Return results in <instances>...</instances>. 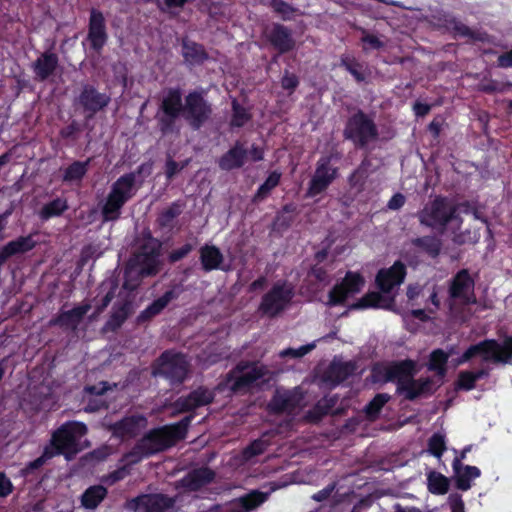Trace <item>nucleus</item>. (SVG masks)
<instances>
[{"mask_svg": "<svg viewBox=\"0 0 512 512\" xmlns=\"http://www.w3.org/2000/svg\"><path fill=\"white\" fill-rule=\"evenodd\" d=\"M213 115V105L203 90H191L184 97L179 87L164 90L155 115L157 127L163 136L178 134L183 119L193 130L205 126Z\"/></svg>", "mask_w": 512, "mask_h": 512, "instance_id": "1", "label": "nucleus"}, {"mask_svg": "<svg viewBox=\"0 0 512 512\" xmlns=\"http://www.w3.org/2000/svg\"><path fill=\"white\" fill-rule=\"evenodd\" d=\"M194 417L195 414L191 413L176 423L151 429L136 442L134 447L124 455V458L130 463L136 464L143 458H148L174 446L178 441L186 438Z\"/></svg>", "mask_w": 512, "mask_h": 512, "instance_id": "2", "label": "nucleus"}, {"mask_svg": "<svg viewBox=\"0 0 512 512\" xmlns=\"http://www.w3.org/2000/svg\"><path fill=\"white\" fill-rule=\"evenodd\" d=\"M145 168L146 164H141L135 171L121 175L112 184L105 203L101 207L103 222L116 221L120 218L124 205L135 196L136 178L145 171Z\"/></svg>", "mask_w": 512, "mask_h": 512, "instance_id": "3", "label": "nucleus"}, {"mask_svg": "<svg viewBox=\"0 0 512 512\" xmlns=\"http://www.w3.org/2000/svg\"><path fill=\"white\" fill-rule=\"evenodd\" d=\"M267 366L258 362L242 360L225 376L224 382L234 394H246L254 388H262L269 382Z\"/></svg>", "mask_w": 512, "mask_h": 512, "instance_id": "4", "label": "nucleus"}, {"mask_svg": "<svg viewBox=\"0 0 512 512\" xmlns=\"http://www.w3.org/2000/svg\"><path fill=\"white\" fill-rule=\"evenodd\" d=\"M343 138L358 149H365L369 143L378 140L379 131L374 119L361 109H357L346 120Z\"/></svg>", "mask_w": 512, "mask_h": 512, "instance_id": "5", "label": "nucleus"}, {"mask_svg": "<svg viewBox=\"0 0 512 512\" xmlns=\"http://www.w3.org/2000/svg\"><path fill=\"white\" fill-rule=\"evenodd\" d=\"M87 431V426L82 422H65L52 433L46 448H50L54 456L64 455L66 459H71L78 453V441L87 434Z\"/></svg>", "mask_w": 512, "mask_h": 512, "instance_id": "6", "label": "nucleus"}, {"mask_svg": "<svg viewBox=\"0 0 512 512\" xmlns=\"http://www.w3.org/2000/svg\"><path fill=\"white\" fill-rule=\"evenodd\" d=\"M458 218V206L444 196H436L418 213L421 225L441 231Z\"/></svg>", "mask_w": 512, "mask_h": 512, "instance_id": "7", "label": "nucleus"}, {"mask_svg": "<svg viewBox=\"0 0 512 512\" xmlns=\"http://www.w3.org/2000/svg\"><path fill=\"white\" fill-rule=\"evenodd\" d=\"M189 373V362L185 354L172 350L164 351L153 368L155 376L167 379L172 385L184 383Z\"/></svg>", "mask_w": 512, "mask_h": 512, "instance_id": "8", "label": "nucleus"}, {"mask_svg": "<svg viewBox=\"0 0 512 512\" xmlns=\"http://www.w3.org/2000/svg\"><path fill=\"white\" fill-rule=\"evenodd\" d=\"M295 296L294 287L286 280L277 281L270 290L262 296L259 311L270 317H277L292 302Z\"/></svg>", "mask_w": 512, "mask_h": 512, "instance_id": "9", "label": "nucleus"}, {"mask_svg": "<svg viewBox=\"0 0 512 512\" xmlns=\"http://www.w3.org/2000/svg\"><path fill=\"white\" fill-rule=\"evenodd\" d=\"M475 357H481L484 362L507 363L512 357V336L504 339L500 344L496 339H484L469 346Z\"/></svg>", "mask_w": 512, "mask_h": 512, "instance_id": "10", "label": "nucleus"}, {"mask_svg": "<svg viewBox=\"0 0 512 512\" xmlns=\"http://www.w3.org/2000/svg\"><path fill=\"white\" fill-rule=\"evenodd\" d=\"M333 158L338 157L331 153L323 155L318 159L314 175L312 176L307 189V195L309 197H315L326 191L338 177V168L332 165Z\"/></svg>", "mask_w": 512, "mask_h": 512, "instance_id": "11", "label": "nucleus"}, {"mask_svg": "<svg viewBox=\"0 0 512 512\" xmlns=\"http://www.w3.org/2000/svg\"><path fill=\"white\" fill-rule=\"evenodd\" d=\"M365 284L364 277L353 271H347L341 282L335 284L328 293L327 305L335 307L344 305L346 300L358 294Z\"/></svg>", "mask_w": 512, "mask_h": 512, "instance_id": "12", "label": "nucleus"}, {"mask_svg": "<svg viewBox=\"0 0 512 512\" xmlns=\"http://www.w3.org/2000/svg\"><path fill=\"white\" fill-rule=\"evenodd\" d=\"M77 102L85 113L86 120H91L96 114L104 111L111 102V95L100 92L93 84L82 85Z\"/></svg>", "mask_w": 512, "mask_h": 512, "instance_id": "13", "label": "nucleus"}, {"mask_svg": "<svg viewBox=\"0 0 512 512\" xmlns=\"http://www.w3.org/2000/svg\"><path fill=\"white\" fill-rule=\"evenodd\" d=\"M475 281L468 269L459 270L450 280L448 294L451 300H459L463 305H474L477 302L474 293Z\"/></svg>", "mask_w": 512, "mask_h": 512, "instance_id": "14", "label": "nucleus"}, {"mask_svg": "<svg viewBox=\"0 0 512 512\" xmlns=\"http://www.w3.org/2000/svg\"><path fill=\"white\" fill-rule=\"evenodd\" d=\"M372 373L374 377L381 376V380L385 383L396 382L397 386H399L400 383H406V381L416 375L417 364L412 359L392 361L383 369L374 367Z\"/></svg>", "mask_w": 512, "mask_h": 512, "instance_id": "15", "label": "nucleus"}, {"mask_svg": "<svg viewBox=\"0 0 512 512\" xmlns=\"http://www.w3.org/2000/svg\"><path fill=\"white\" fill-rule=\"evenodd\" d=\"M215 392L206 386H199L187 395L180 396L173 403L176 414L194 412L196 409L210 405L215 400Z\"/></svg>", "mask_w": 512, "mask_h": 512, "instance_id": "16", "label": "nucleus"}, {"mask_svg": "<svg viewBox=\"0 0 512 512\" xmlns=\"http://www.w3.org/2000/svg\"><path fill=\"white\" fill-rule=\"evenodd\" d=\"M87 40L95 52H100L108 41L106 19L99 9H90Z\"/></svg>", "mask_w": 512, "mask_h": 512, "instance_id": "17", "label": "nucleus"}, {"mask_svg": "<svg viewBox=\"0 0 512 512\" xmlns=\"http://www.w3.org/2000/svg\"><path fill=\"white\" fill-rule=\"evenodd\" d=\"M175 504V499L162 493L141 494L129 502L134 511L166 512Z\"/></svg>", "mask_w": 512, "mask_h": 512, "instance_id": "18", "label": "nucleus"}, {"mask_svg": "<svg viewBox=\"0 0 512 512\" xmlns=\"http://www.w3.org/2000/svg\"><path fill=\"white\" fill-rule=\"evenodd\" d=\"M407 275L405 264L397 260L389 268L380 269L376 275V285L383 293H389L394 287L400 286Z\"/></svg>", "mask_w": 512, "mask_h": 512, "instance_id": "19", "label": "nucleus"}, {"mask_svg": "<svg viewBox=\"0 0 512 512\" xmlns=\"http://www.w3.org/2000/svg\"><path fill=\"white\" fill-rule=\"evenodd\" d=\"M265 36L279 55L291 52L296 46L291 29L280 23H273Z\"/></svg>", "mask_w": 512, "mask_h": 512, "instance_id": "20", "label": "nucleus"}, {"mask_svg": "<svg viewBox=\"0 0 512 512\" xmlns=\"http://www.w3.org/2000/svg\"><path fill=\"white\" fill-rule=\"evenodd\" d=\"M248 158V150L244 143L236 140L235 143L220 156L217 161L218 167L222 171H232L242 168Z\"/></svg>", "mask_w": 512, "mask_h": 512, "instance_id": "21", "label": "nucleus"}, {"mask_svg": "<svg viewBox=\"0 0 512 512\" xmlns=\"http://www.w3.org/2000/svg\"><path fill=\"white\" fill-rule=\"evenodd\" d=\"M90 308V304H83L68 311L61 310L50 320V325L58 326L64 330L75 331Z\"/></svg>", "mask_w": 512, "mask_h": 512, "instance_id": "22", "label": "nucleus"}, {"mask_svg": "<svg viewBox=\"0 0 512 512\" xmlns=\"http://www.w3.org/2000/svg\"><path fill=\"white\" fill-rule=\"evenodd\" d=\"M145 416L136 414L122 418L111 425L112 434L120 439L134 438L138 435L141 426L145 425Z\"/></svg>", "mask_w": 512, "mask_h": 512, "instance_id": "23", "label": "nucleus"}, {"mask_svg": "<svg viewBox=\"0 0 512 512\" xmlns=\"http://www.w3.org/2000/svg\"><path fill=\"white\" fill-rule=\"evenodd\" d=\"M215 476V472L209 467L195 468L180 480V485L188 491L197 492L212 483Z\"/></svg>", "mask_w": 512, "mask_h": 512, "instance_id": "24", "label": "nucleus"}, {"mask_svg": "<svg viewBox=\"0 0 512 512\" xmlns=\"http://www.w3.org/2000/svg\"><path fill=\"white\" fill-rule=\"evenodd\" d=\"M37 245V241L32 234L19 236L0 248V266L4 265L9 258L24 254L33 250Z\"/></svg>", "mask_w": 512, "mask_h": 512, "instance_id": "25", "label": "nucleus"}, {"mask_svg": "<svg viewBox=\"0 0 512 512\" xmlns=\"http://www.w3.org/2000/svg\"><path fill=\"white\" fill-rule=\"evenodd\" d=\"M59 66L58 55L54 52L45 51L33 62L32 69L35 79L38 81H46L56 71Z\"/></svg>", "mask_w": 512, "mask_h": 512, "instance_id": "26", "label": "nucleus"}, {"mask_svg": "<svg viewBox=\"0 0 512 512\" xmlns=\"http://www.w3.org/2000/svg\"><path fill=\"white\" fill-rule=\"evenodd\" d=\"M452 468L454 472L455 486L461 491L471 488V481L480 477L481 471L476 466L463 465L460 459H453Z\"/></svg>", "mask_w": 512, "mask_h": 512, "instance_id": "27", "label": "nucleus"}, {"mask_svg": "<svg viewBox=\"0 0 512 512\" xmlns=\"http://www.w3.org/2000/svg\"><path fill=\"white\" fill-rule=\"evenodd\" d=\"M178 297V293L175 289H170L164 292V294L157 299L153 300L137 317L138 323H144L150 321L155 316L159 315L168 304Z\"/></svg>", "mask_w": 512, "mask_h": 512, "instance_id": "28", "label": "nucleus"}, {"mask_svg": "<svg viewBox=\"0 0 512 512\" xmlns=\"http://www.w3.org/2000/svg\"><path fill=\"white\" fill-rule=\"evenodd\" d=\"M181 53L184 61L190 66L202 65L209 58L202 44L189 40L188 38L182 39Z\"/></svg>", "mask_w": 512, "mask_h": 512, "instance_id": "29", "label": "nucleus"}, {"mask_svg": "<svg viewBox=\"0 0 512 512\" xmlns=\"http://www.w3.org/2000/svg\"><path fill=\"white\" fill-rule=\"evenodd\" d=\"M356 365L352 361L332 362L324 373V379L333 385H339L354 374Z\"/></svg>", "mask_w": 512, "mask_h": 512, "instance_id": "30", "label": "nucleus"}, {"mask_svg": "<svg viewBox=\"0 0 512 512\" xmlns=\"http://www.w3.org/2000/svg\"><path fill=\"white\" fill-rule=\"evenodd\" d=\"M200 262L205 272L221 269L223 254L217 246L204 245L199 250Z\"/></svg>", "mask_w": 512, "mask_h": 512, "instance_id": "31", "label": "nucleus"}, {"mask_svg": "<svg viewBox=\"0 0 512 512\" xmlns=\"http://www.w3.org/2000/svg\"><path fill=\"white\" fill-rule=\"evenodd\" d=\"M411 244L418 252L423 253L432 259L437 258L442 249L441 239L432 235L416 237L411 240Z\"/></svg>", "mask_w": 512, "mask_h": 512, "instance_id": "32", "label": "nucleus"}, {"mask_svg": "<svg viewBox=\"0 0 512 512\" xmlns=\"http://www.w3.org/2000/svg\"><path fill=\"white\" fill-rule=\"evenodd\" d=\"M184 208V203L175 201L163 209L157 216L156 223L160 229L171 231L174 228V221L179 217Z\"/></svg>", "mask_w": 512, "mask_h": 512, "instance_id": "33", "label": "nucleus"}, {"mask_svg": "<svg viewBox=\"0 0 512 512\" xmlns=\"http://www.w3.org/2000/svg\"><path fill=\"white\" fill-rule=\"evenodd\" d=\"M296 406L295 397L288 391L284 393L276 392L268 404L269 410L275 414L292 411Z\"/></svg>", "mask_w": 512, "mask_h": 512, "instance_id": "34", "label": "nucleus"}, {"mask_svg": "<svg viewBox=\"0 0 512 512\" xmlns=\"http://www.w3.org/2000/svg\"><path fill=\"white\" fill-rule=\"evenodd\" d=\"M107 496V489L102 485L87 488L81 496V504L86 509H95Z\"/></svg>", "mask_w": 512, "mask_h": 512, "instance_id": "35", "label": "nucleus"}, {"mask_svg": "<svg viewBox=\"0 0 512 512\" xmlns=\"http://www.w3.org/2000/svg\"><path fill=\"white\" fill-rule=\"evenodd\" d=\"M69 205L66 198L57 197L46 204H44L39 212V217L41 220L46 221L53 217L61 216L66 210H68Z\"/></svg>", "mask_w": 512, "mask_h": 512, "instance_id": "36", "label": "nucleus"}, {"mask_svg": "<svg viewBox=\"0 0 512 512\" xmlns=\"http://www.w3.org/2000/svg\"><path fill=\"white\" fill-rule=\"evenodd\" d=\"M391 396L387 393L376 394L364 407L363 411L367 420L376 421L383 407L390 401Z\"/></svg>", "mask_w": 512, "mask_h": 512, "instance_id": "37", "label": "nucleus"}, {"mask_svg": "<svg viewBox=\"0 0 512 512\" xmlns=\"http://www.w3.org/2000/svg\"><path fill=\"white\" fill-rule=\"evenodd\" d=\"M252 119L250 110L241 105L237 99L231 102V118L229 125L231 128H242Z\"/></svg>", "mask_w": 512, "mask_h": 512, "instance_id": "38", "label": "nucleus"}, {"mask_svg": "<svg viewBox=\"0 0 512 512\" xmlns=\"http://www.w3.org/2000/svg\"><path fill=\"white\" fill-rule=\"evenodd\" d=\"M296 205L294 203L285 204L280 211L276 213L273 220V228L277 231H285L292 225L294 221L293 213L296 212Z\"/></svg>", "mask_w": 512, "mask_h": 512, "instance_id": "39", "label": "nucleus"}, {"mask_svg": "<svg viewBox=\"0 0 512 512\" xmlns=\"http://www.w3.org/2000/svg\"><path fill=\"white\" fill-rule=\"evenodd\" d=\"M428 491L434 495H444L450 487L449 479L443 474L430 471L427 475Z\"/></svg>", "mask_w": 512, "mask_h": 512, "instance_id": "40", "label": "nucleus"}, {"mask_svg": "<svg viewBox=\"0 0 512 512\" xmlns=\"http://www.w3.org/2000/svg\"><path fill=\"white\" fill-rule=\"evenodd\" d=\"M130 314V304L128 302L114 306L113 312L106 322V327L111 331L118 330L127 320Z\"/></svg>", "mask_w": 512, "mask_h": 512, "instance_id": "41", "label": "nucleus"}, {"mask_svg": "<svg viewBox=\"0 0 512 512\" xmlns=\"http://www.w3.org/2000/svg\"><path fill=\"white\" fill-rule=\"evenodd\" d=\"M90 165V159L86 161L72 162L63 173L64 182L81 181L86 175Z\"/></svg>", "mask_w": 512, "mask_h": 512, "instance_id": "42", "label": "nucleus"}, {"mask_svg": "<svg viewBox=\"0 0 512 512\" xmlns=\"http://www.w3.org/2000/svg\"><path fill=\"white\" fill-rule=\"evenodd\" d=\"M449 359V354L443 349H435L431 352L429 358L428 368L431 371L437 372L440 377H444L446 374V365Z\"/></svg>", "mask_w": 512, "mask_h": 512, "instance_id": "43", "label": "nucleus"}, {"mask_svg": "<svg viewBox=\"0 0 512 512\" xmlns=\"http://www.w3.org/2000/svg\"><path fill=\"white\" fill-rule=\"evenodd\" d=\"M370 162L364 159L361 164L350 174L348 183L352 188H357L358 191L364 189L366 179L368 177V167Z\"/></svg>", "mask_w": 512, "mask_h": 512, "instance_id": "44", "label": "nucleus"}, {"mask_svg": "<svg viewBox=\"0 0 512 512\" xmlns=\"http://www.w3.org/2000/svg\"><path fill=\"white\" fill-rule=\"evenodd\" d=\"M340 66L345 68V70H347L358 83L366 80L363 64L357 61L354 57H341Z\"/></svg>", "mask_w": 512, "mask_h": 512, "instance_id": "45", "label": "nucleus"}, {"mask_svg": "<svg viewBox=\"0 0 512 512\" xmlns=\"http://www.w3.org/2000/svg\"><path fill=\"white\" fill-rule=\"evenodd\" d=\"M383 298L378 292H368L358 301L349 305V310H363L368 308H379Z\"/></svg>", "mask_w": 512, "mask_h": 512, "instance_id": "46", "label": "nucleus"}, {"mask_svg": "<svg viewBox=\"0 0 512 512\" xmlns=\"http://www.w3.org/2000/svg\"><path fill=\"white\" fill-rule=\"evenodd\" d=\"M443 22L446 28L451 29L456 35L475 39V33L464 23L450 14L443 16Z\"/></svg>", "mask_w": 512, "mask_h": 512, "instance_id": "47", "label": "nucleus"}, {"mask_svg": "<svg viewBox=\"0 0 512 512\" xmlns=\"http://www.w3.org/2000/svg\"><path fill=\"white\" fill-rule=\"evenodd\" d=\"M337 403V395L324 396L323 398L318 400L317 403L314 405L312 413L315 414L317 419H321L322 417L331 413V411L333 410Z\"/></svg>", "mask_w": 512, "mask_h": 512, "instance_id": "48", "label": "nucleus"}, {"mask_svg": "<svg viewBox=\"0 0 512 512\" xmlns=\"http://www.w3.org/2000/svg\"><path fill=\"white\" fill-rule=\"evenodd\" d=\"M54 456V453H52V450L50 448H46V446L43 449L42 454L28 462L25 467L21 470V473L23 476H28L34 473V471L40 469L43 465L47 463L48 460L52 459Z\"/></svg>", "mask_w": 512, "mask_h": 512, "instance_id": "49", "label": "nucleus"}, {"mask_svg": "<svg viewBox=\"0 0 512 512\" xmlns=\"http://www.w3.org/2000/svg\"><path fill=\"white\" fill-rule=\"evenodd\" d=\"M109 286L108 291L101 299L100 303L96 305L95 312L97 314H101L111 303L113 298L115 297L116 290L118 288V283L115 280L110 279L109 281H103L100 285V289H103L106 286Z\"/></svg>", "mask_w": 512, "mask_h": 512, "instance_id": "50", "label": "nucleus"}, {"mask_svg": "<svg viewBox=\"0 0 512 512\" xmlns=\"http://www.w3.org/2000/svg\"><path fill=\"white\" fill-rule=\"evenodd\" d=\"M396 392L399 395H403L404 398L409 401H414L422 396L414 377L406 381V383H400L396 388Z\"/></svg>", "mask_w": 512, "mask_h": 512, "instance_id": "51", "label": "nucleus"}, {"mask_svg": "<svg viewBox=\"0 0 512 512\" xmlns=\"http://www.w3.org/2000/svg\"><path fill=\"white\" fill-rule=\"evenodd\" d=\"M270 7L284 21L292 20L294 13L297 11L296 8L284 0H270Z\"/></svg>", "mask_w": 512, "mask_h": 512, "instance_id": "52", "label": "nucleus"}, {"mask_svg": "<svg viewBox=\"0 0 512 512\" xmlns=\"http://www.w3.org/2000/svg\"><path fill=\"white\" fill-rule=\"evenodd\" d=\"M445 450V437L440 433H434L428 440L429 453L437 458H441Z\"/></svg>", "mask_w": 512, "mask_h": 512, "instance_id": "53", "label": "nucleus"}, {"mask_svg": "<svg viewBox=\"0 0 512 512\" xmlns=\"http://www.w3.org/2000/svg\"><path fill=\"white\" fill-rule=\"evenodd\" d=\"M262 501V494L258 491H254L250 494L240 497L237 500V504H239L244 509L245 512H249L258 507L262 503Z\"/></svg>", "mask_w": 512, "mask_h": 512, "instance_id": "54", "label": "nucleus"}, {"mask_svg": "<svg viewBox=\"0 0 512 512\" xmlns=\"http://www.w3.org/2000/svg\"><path fill=\"white\" fill-rule=\"evenodd\" d=\"M266 443L261 439H256L252 441L247 447L243 450V456L246 459H251L253 457L259 456L263 454L266 450Z\"/></svg>", "mask_w": 512, "mask_h": 512, "instance_id": "55", "label": "nucleus"}, {"mask_svg": "<svg viewBox=\"0 0 512 512\" xmlns=\"http://www.w3.org/2000/svg\"><path fill=\"white\" fill-rule=\"evenodd\" d=\"M456 386L460 390L470 391L476 386V380L472 371H461L458 375Z\"/></svg>", "mask_w": 512, "mask_h": 512, "instance_id": "56", "label": "nucleus"}, {"mask_svg": "<svg viewBox=\"0 0 512 512\" xmlns=\"http://www.w3.org/2000/svg\"><path fill=\"white\" fill-rule=\"evenodd\" d=\"M194 244L192 243H185L183 246L173 249L169 255L168 260L170 263H176L183 258H185L190 252L194 249Z\"/></svg>", "mask_w": 512, "mask_h": 512, "instance_id": "57", "label": "nucleus"}, {"mask_svg": "<svg viewBox=\"0 0 512 512\" xmlns=\"http://www.w3.org/2000/svg\"><path fill=\"white\" fill-rule=\"evenodd\" d=\"M281 173L277 170L272 171L265 181L259 186L261 192L270 194V192L279 185Z\"/></svg>", "mask_w": 512, "mask_h": 512, "instance_id": "58", "label": "nucleus"}, {"mask_svg": "<svg viewBox=\"0 0 512 512\" xmlns=\"http://www.w3.org/2000/svg\"><path fill=\"white\" fill-rule=\"evenodd\" d=\"M314 348H315V344L310 343V344L303 345V346L299 347L298 349H293V348L285 349L284 351H282L280 353V355L282 357L290 356L293 358H300V357H303L306 354H308Z\"/></svg>", "mask_w": 512, "mask_h": 512, "instance_id": "59", "label": "nucleus"}, {"mask_svg": "<svg viewBox=\"0 0 512 512\" xmlns=\"http://www.w3.org/2000/svg\"><path fill=\"white\" fill-rule=\"evenodd\" d=\"M298 85H299V78L295 74L289 73L286 70L281 79L282 88L284 90L293 92L298 87Z\"/></svg>", "mask_w": 512, "mask_h": 512, "instance_id": "60", "label": "nucleus"}, {"mask_svg": "<svg viewBox=\"0 0 512 512\" xmlns=\"http://www.w3.org/2000/svg\"><path fill=\"white\" fill-rule=\"evenodd\" d=\"M14 490V485L10 478L4 473L0 472V497H8Z\"/></svg>", "mask_w": 512, "mask_h": 512, "instance_id": "61", "label": "nucleus"}, {"mask_svg": "<svg viewBox=\"0 0 512 512\" xmlns=\"http://www.w3.org/2000/svg\"><path fill=\"white\" fill-rule=\"evenodd\" d=\"M80 126L76 121H72L69 125L63 127L59 131V135L62 139H76V134L80 132Z\"/></svg>", "mask_w": 512, "mask_h": 512, "instance_id": "62", "label": "nucleus"}, {"mask_svg": "<svg viewBox=\"0 0 512 512\" xmlns=\"http://www.w3.org/2000/svg\"><path fill=\"white\" fill-rule=\"evenodd\" d=\"M108 408V405L106 404V402L103 400V399H99L97 397H88L87 401H86V406L84 408V410L86 412H98L102 409H107Z\"/></svg>", "mask_w": 512, "mask_h": 512, "instance_id": "63", "label": "nucleus"}, {"mask_svg": "<svg viewBox=\"0 0 512 512\" xmlns=\"http://www.w3.org/2000/svg\"><path fill=\"white\" fill-rule=\"evenodd\" d=\"M451 512H465V506L462 499V496L458 493H452L448 498Z\"/></svg>", "mask_w": 512, "mask_h": 512, "instance_id": "64", "label": "nucleus"}]
</instances>
